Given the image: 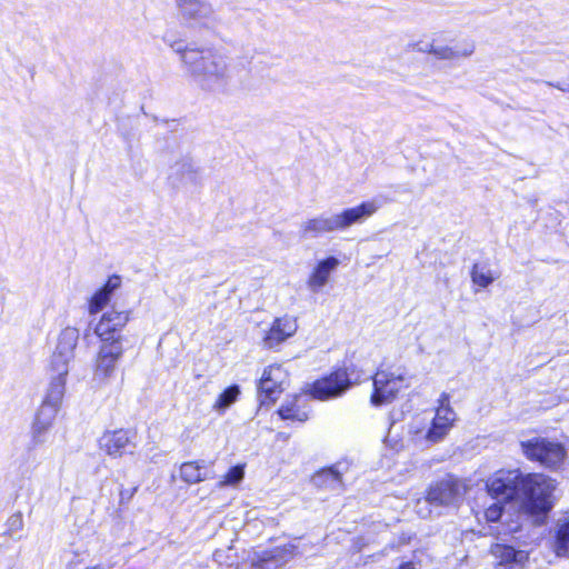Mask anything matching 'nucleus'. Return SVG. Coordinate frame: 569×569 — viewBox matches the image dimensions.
Wrapping results in <instances>:
<instances>
[{
    "label": "nucleus",
    "instance_id": "f257e3e1",
    "mask_svg": "<svg viewBox=\"0 0 569 569\" xmlns=\"http://www.w3.org/2000/svg\"><path fill=\"white\" fill-rule=\"evenodd\" d=\"M489 495L498 500H520L529 515H546L551 509L555 481L542 473L523 475L519 469L499 470L487 481Z\"/></svg>",
    "mask_w": 569,
    "mask_h": 569
},
{
    "label": "nucleus",
    "instance_id": "f03ea898",
    "mask_svg": "<svg viewBox=\"0 0 569 569\" xmlns=\"http://www.w3.org/2000/svg\"><path fill=\"white\" fill-rule=\"evenodd\" d=\"M186 69L197 86L208 92L222 93L231 81L228 58L220 51L202 47L186 54Z\"/></svg>",
    "mask_w": 569,
    "mask_h": 569
},
{
    "label": "nucleus",
    "instance_id": "7ed1b4c3",
    "mask_svg": "<svg viewBox=\"0 0 569 569\" xmlns=\"http://www.w3.org/2000/svg\"><path fill=\"white\" fill-rule=\"evenodd\" d=\"M378 208L379 206L375 201H365L359 206L347 208L340 213L320 214L302 223L300 237L305 239L317 238L322 233L343 231L353 224L366 221Z\"/></svg>",
    "mask_w": 569,
    "mask_h": 569
},
{
    "label": "nucleus",
    "instance_id": "20e7f679",
    "mask_svg": "<svg viewBox=\"0 0 569 569\" xmlns=\"http://www.w3.org/2000/svg\"><path fill=\"white\" fill-rule=\"evenodd\" d=\"M181 21L189 28L214 31L221 23L211 3L206 0H174Z\"/></svg>",
    "mask_w": 569,
    "mask_h": 569
},
{
    "label": "nucleus",
    "instance_id": "39448f33",
    "mask_svg": "<svg viewBox=\"0 0 569 569\" xmlns=\"http://www.w3.org/2000/svg\"><path fill=\"white\" fill-rule=\"evenodd\" d=\"M130 319L129 311H118L113 307L104 312L94 327V333L101 343L128 345V339L122 333Z\"/></svg>",
    "mask_w": 569,
    "mask_h": 569
},
{
    "label": "nucleus",
    "instance_id": "423d86ee",
    "mask_svg": "<svg viewBox=\"0 0 569 569\" xmlns=\"http://www.w3.org/2000/svg\"><path fill=\"white\" fill-rule=\"evenodd\" d=\"M339 373L333 370L311 383H306L303 391L310 399L319 401H328L342 397L348 389L346 388V380L340 378Z\"/></svg>",
    "mask_w": 569,
    "mask_h": 569
},
{
    "label": "nucleus",
    "instance_id": "0eeeda50",
    "mask_svg": "<svg viewBox=\"0 0 569 569\" xmlns=\"http://www.w3.org/2000/svg\"><path fill=\"white\" fill-rule=\"evenodd\" d=\"M371 379L373 390L370 401L376 407L391 402L397 397L401 383L405 381L402 375H395L385 370H378Z\"/></svg>",
    "mask_w": 569,
    "mask_h": 569
},
{
    "label": "nucleus",
    "instance_id": "6e6552de",
    "mask_svg": "<svg viewBox=\"0 0 569 569\" xmlns=\"http://www.w3.org/2000/svg\"><path fill=\"white\" fill-rule=\"evenodd\" d=\"M465 493L460 481L451 476L431 485L423 503L431 506H455Z\"/></svg>",
    "mask_w": 569,
    "mask_h": 569
},
{
    "label": "nucleus",
    "instance_id": "1a4fd4ad",
    "mask_svg": "<svg viewBox=\"0 0 569 569\" xmlns=\"http://www.w3.org/2000/svg\"><path fill=\"white\" fill-rule=\"evenodd\" d=\"M78 340L79 331L76 328L67 327L60 332L56 349L51 356V370L69 372V365L74 358Z\"/></svg>",
    "mask_w": 569,
    "mask_h": 569
},
{
    "label": "nucleus",
    "instance_id": "9d476101",
    "mask_svg": "<svg viewBox=\"0 0 569 569\" xmlns=\"http://www.w3.org/2000/svg\"><path fill=\"white\" fill-rule=\"evenodd\" d=\"M127 345L101 343L96 361L94 377L106 380L113 376Z\"/></svg>",
    "mask_w": 569,
    "mask_h": 569
},
{
    "label": "nucleus",
    "instance_id": "9b49d317",
    "mask_svg": "<svg viewBox=\"0 0 569 569\" xmlns=\"http://www.w3.org/2000/svg\"><path fill=\"white\" fill-rule=\"evenodd\" d=\"M287 381V372L279 365H272L264 369L259 380L258 390L263 396L262 402L266 400L274 401L284 390Z\"/></svg>",
    "mask_w": 569,
    "mask_h": 569
},
{
    "label": "nucleus",
    "instance_id": "f8f14e48",
    "mask_svg": "<svg viewBox=\"0 0 569 569\" xmlns=\"http://www.w3.org/2000/svg\"><path fill=\"white\" fill-rule=\"evenodd\" d=\"M168 180L173 188L184 184H200L201 169L190 157H182L169 170Z\"/></svg>",
    "mask_w": 569,
    "mask_h": 569
},
{
    "label": "nucleus",
    "instance_id": "ddd939ff",
    "mask_svg": "<svg viewBox=\"0 0 569 569\" xmlns=\"http://www.w3.org/2000/svg\"><path fill=\"white\" fill-rule=\"evenodd\" d=\"M309 396L302 390L291 399L286 400L278 409V415L282 420L291 422H306L309 419L310 407Z\"/></svg>",
    "mask_w": 569,
    "mask_h": 569
},
{
    "label": "nucleus",
    "instance_id": "4468645a",
    "mask_svg": "<svg viewBox=\"0 0 569 569\" xmlns=\"http://www.w3.org/2000/svg\"><path fill=\"white\" fill-rule=\"evenodd\" d=\"M134 429L107 430L99 439L101 449L109 456H121L132 445Z\"/></svg>",
    "mask_w": 569,
    "mask_h": 569
},
{
    "label": "nucleus",
    "instance_id": "2eb2a0df",
    "mask_svg": "<svg viewBox=\"0 0 569 569\" xmlns=\"http://www.w3.org/2000/svg\"><path fill=\"white\" fill-rule=\"evenodd\" d=\"M296 552L295 545H286L277 547L272 550H263L254 556L253 565H258V569H271V567H281L287 563Z\"/></svg>",
    "mask_w": 569,
    "mask_h": 569
},
{
    "label": "nucleus",
    "instance_id": "dca6fc26",
    "mask_svg": "<svg viewBox=\"0 0 569 569\" xmlns=\"http://www.w3.org/2000/svg\"><path fill=\"white\" fill-rule=\"evenodd\" d=\"M296 331L297 323L295 319L288 317L277 318L263 338L264 347L269 349L277 348L289 337L293 336Z\"/></svg>",
    "mask_w": 569,
    "mask_h": 569
},
{
    "label": "nucleus",
    "instance_id": "f3484780",
    "mask_svg": "<svg viewBox=\"0 0 569 569\" xmlns=\"http://www.w3.org/2000/svg\"><path fill=\"white\" fill-rule=\"evenodd\" d=\"M121 277L112 274L107 282L99 288L89 300V313L96 315L100 312L110 301L112 295L121 286Z\"/></svg>",
    "mask_w": 569,
    "mask_h": 569
},
{
    "label": "nucleus",
    "instance_id": "a211bd4d",
    "mask_svg": "<svg viewBox=\"0 0 569 569\" xmlns=\"http://www.w3.org/2000/svg\"><path fill=\"white\" fill-rule=\"evenodd\" d=\"M338 266L339 260L333 256L320 260L309 277V289L315 293L319 292L320 289L327 284L331 272L335 271Z\"/></svg>",
    "mask_w": 569,
    "mask_h": 569
},
{
    "label": "nucleus",
    "instance_id": "6ab92c4d",
    "mask_svg": "<svg viewBox=\"0 0 569 569\" xmlns=\"http://www.w3.org/2000/svg\"><path fill=\"white\" fill-rule=\"evenodd\" d=\"M340 465L337 463L317 471L311 478L312 485L322 489L339 490L342 487Z\"/></svg>",
    "mask_w": 569,
    "mask_h": 569
},
{
    "label": "nucleus",
    "instance_id": "aec40b11",
    "mask_svg": "<svg viewBox=\"0 0 569 569\" xmlns=\"http://www.w3.org/2000/svg\"><path fill=\"white\" fill-rule=\"evenodd\" d=\"M491 553L499 559L500 565L522 566L528 560V552L516 550L513 547L496 543L491 547Z\"/></svg>",
    "mask_w": 569,
    "mask_h": 569
},
{
    "label": "nucleus",
    "instance_id": "412c9836",
    "mask_svg": "<svg viewBox=\"0 0 569 569\" xmlns=\"http://www.w3.org/2000/svg\"><path fill=\"white\" fill-rule=\"evenodd\" d=\"M50 372V382L43 400L48 401V403H57L61 406L66 392L67 376L69 372L51 369Z\"/></svg>",
    "mask_w": 569,
    "mask_h": 569
},
{
    "label": "nucleus",
    "instance_id": "4be33fe9",
    "mask_svg": "<svg viewBox=\"0 0 569 569\" xmlns=\"http://www.w3.org/2000/svg\"><path fill=\"white\" fill-rule=\"evenodd\" d=\"M430 427H453L457 415L450 406V395L442 392Z\"/></svg>",
    "mask_w": 569,
    "mask_h": 569
},
{
    "label": "nucleus",
    "instance_id": "5701e85b",
    "mask_svg": "<svg viewBox=\"0 0 569 569\" xmlns=\"http://www.w3.org/2000/svg\"><path fill=\"white\" fill-rule=\"evenodd\" d=\"M204 461L183 462L180 466V478L187 483H198L209 478Z\"/></svg>",
    "mask_w": 569,
    "mask_h": 569
},
{
    "label": "nucleus",
    "instance_id": "b1692460",
    "mask_svg": "<svg viewBox=\"0 0 569 569\" xmlns=\"http://www.w3.org/2000/svg\"><path fill=\"white\" fill-rule=\"evenodd\" d=\"M60 410V405L48 403L43 400L36 416L32 427H51Z\"/></svg>",
    "mask_w": 569,
    "mask_h": 569
},
{
    "label": "nucleus",
    "instance_id": "393cba45",
    "mask_svg": "<svg viewBox=\"0 0 569 569\" xmlns=\"http://www.w3.org/2000/svg\"><path fill=\"white\" fill-rule=\"evenodd\" d=\"M241 393L239 385L227 387L213 403V409L220 413L224 412L232 403H234Z\"/></svg>",
    "mask_w": 569,
    "mask_h": 569
},
{
    "label": "nucleus",
    "instance_id": "a878e982",
    "mask_svg": "<svg viewBox=\"0 0 569 569\" xmlns=\"http://www.w3.org/2000/svg\"><path fill=\"white\" fill-rule=\"evenodd\" d=\"M470 276L472 282L481 288L489 287L496 280V277L492 274L490 267L485 262L475 263L472 266Z\"/></svg>",
    "mask_w": 569,
    "mask_h": 569
},
{
    "label": "nucleus",
    "instance_id": "bb28decb",
    "mask_svg": "<svg viewBox=\"0 0 569 569\" xmlns=\"http://www.w3.org/2000/svg\"><path fill=\"white\" fill-rule=\"evenodd\" d=\"M555 551L557 556H569V518L558 522Z\"/></svg>",
    "mask_w": 569,
    "mask_h": 569
},
{
    "label": "nucleus",
    "instance_id": "cd10ccee",
    "mask_svg": "<svg viewBox=\"0 0 569 569\" xmlns=\"http://www.w3.org/2000/svg\"><path fill=\"white\" fill-rule=\"evenodd\" d=\"M473 51H475L473 44H469L461 52L456 51L448 46H435L433 44L432 54L439 60H453L460 56L469 57L470 54L473 53Z\"/></svg>",
    "mask_w": 569,
    "mask_h": 569
},
{
    "label": "nucleus",
    "instance_id": "c85d7f7f",
    "mask_svg": "<svg viewBox=\"0 0 569 569\" xmlns=\"http://www.w3.org/2000/svg\"><path fill=\"white\" fill-rule=\"evenodd\" d=\"M336 373L342 376L341 378L346 380L343 385L349 390L353 385L359 383L363 379L362 370L358 369V367L353 363L343 366L342 368H338L335 370Z\"/></svg>",
    "mask_w": 569,
    "mask_h": 569
},
{
    "label": "nucleus",
    "instance_id": "c756f323",
    "mask_svg": "<svg viewBox=\"0 0 569 569\" xmlns=\"http://www.w3.org/2000/svg\"><path fill=\"white\" fill-rule=\"evenodd\" d=\"M448 429H416L415 436L422 437L428 443H436L441 441Z\"/></svg>",
    "mask_w": 569,
    "mask_h": 569
},
{
    "label": "nucleus",
    "instance_id": "7c9ffc66",
    "mask_svg": "<svg viewBox=\"0 0 569 569\" xmlns=\"http://www.w3.org/2000/svg\"><path fill=\"white\" fill-rule=\"evenodd\" d=\"M244 477L243 466H234L229 469L224 479L220 482L221 486H234L238 485Z\"/></svg>",
    "mask_w": 569,
    "mask_h": 569
},
{
    "label": "nucleus",
    "instance_id": "2f4dec72",
    "mask_svg": "<svg viewBox=\"0 0 569 569\" xmlns=\"http://www.w3.org/2000/svg\"><path fill=\"white\" fill-rule=\"evenodd\" d=\"M163 41L169 44V47L180 56L181 62L186 66V54L190 51H199L200 48L186 47L183 41H171L168 36L163 37Z\"/></svg>",
    "mask_w": 569,
    "mask_h": 569
},
{
    "label": "nucleus",
    "instance_id": "473e14b6",
    "mask_svg": "<svg viewBox=\"0 0 569 569\" xmlns=\"http://www.w3.org/2000/svg\"><path fill=\"white\" fill-rule=\"evenodd\" d=\"M6 526H7L6 533L9 537L13 538L14 535L18 533L19 531H21L23 528L22 515L20 512L11 515L6 522Z\"/></svg>",
    "mask_w": 569,
    "mask_h": 569
},
{
    "label": "nucleus",
    "instance_id": "72a5a7b5",
    "mask_svg": "<svg viewBox=\"0 0 569 569\" xmlns=\"http://www.w3.org/2000/svg\"><path fill=\"white\" fill-rule=\"evenodd\" d=\"M502 516L501 507L493 505L486 510V517L489 521H497Z\"/></svg>",
    "mask_w": 569,
    "mask_h": 569
},
{
    "label": "nucleus",
    "instance_id": "f704fd0d",
    "mask_svg": "<svg viewBox=\"0 0 569 569\" xmlns=\"http://www.w3.org/2000/svg\"><path fill=\"white\" fill-rule=\"evenodd\" d=\"M433 44H435L433 42L419 41V42H416L412 44V49L418 52L432 54Z\"/></svg>",
    "mask_w": 569,
    "mask_h": 569
},
{
    "label": "nucleus",
    "instance_id": "c9c22d12",
    "mask_svg": "<svg viewBox=\"0 0 569 569\" xmlns=\"http://www.w3.org/2000/svg\"><path fill=\"white\" fill-rule=\"evenodd\" d=\"M392 429H388V433L385 437V442H387L391 448L398 450L402 445L398 443L397 440L391 435Z\"/></svg>",
    "mask_w": 569,
    "mask_h": 569
},
{
    "label": "nucleus",
    "instance_id": "e433bc0d",
    "mask_svg": "<svg viewBox=\"0 0 569 569\" xmlns=\"http://www.w3.org/2000/svg\"><path fill=\"white\" fill-rule=\"evenodd\" d=\"M547 86H550V87H555L563 92H569V82H550V81H546L545 82Z\"/></svg>",
    "mask_w": 569,
    "mask_h": 569
},
{
    "label": "nucleus",
    "instance_id": "4c0bfd02",
    "mask_svg": "<svg viewBox=\"0 0 569 569\" xmlns=\"http://www.w3.org/2000/svg\"><path fill=\"white\" fill-rule=\"evenodd\" d=\"M403 415V410H396L393 409L390 413V418H391V423H390V427H393V425H396L397 422L400 421V417Z\"/></svg>",
    "mask_w": 569,
    "mask_h": 569
},
{
    "label": "nucleus",
    "instance_id": "58836bf2",
    "mask_svg": "<svg viewBox=\"0 0 569 569\" xmlns=\"http://www.w3.org/2000/svg\"><path fill=\"white\" fill-rule=\"evenodd\" d=\"M399 569H415V567L412 566V563H403L400 566Z\"/></svg>",
    "mask_w": 569,
    "mask_h": 569
},
{
    "label": "nucleus",
    "instance_id": "ea45409f",
    "mask_svg": "<svg viewBox=\"0 0 569 569\" xmlns=\"http://www.w3.org/2000/svg\"><path fill=\"white\" fill-rule=\"evenodd\" d=\"M418 513H419V515H421L422 517H426V516H428V515L430 513V511H426V512H425V511L422 510V508H419Z\"/></svg>",
    "mask_w": 569,
    "mask_h": 569
},
{
    "label": "nucleus",
    "instance_id": "a19ab883",
    "mask_svg": "<svg viewBox=\"0 0 569 569\" xmlns=\"http://www.w3.org/2000/svg\"><path fill=\"white\" fill-rule=\"evenodd\" d=\"M253 569H258V565L252 563Z\"/></svg>",
    "mask_w": 569,
    "mask_h": 569
}]
</instances>
